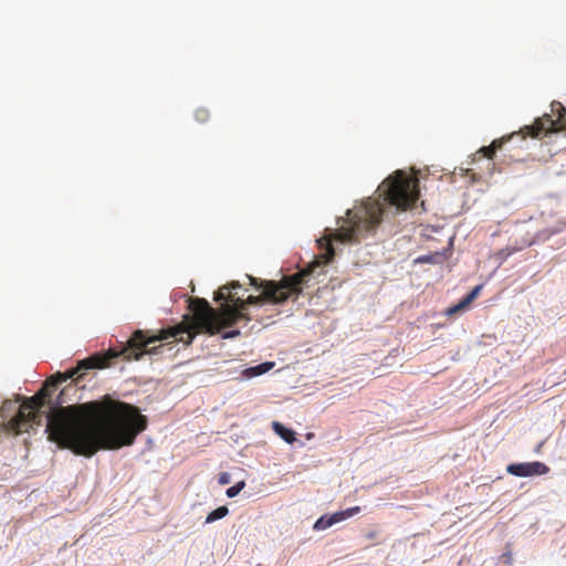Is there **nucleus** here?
Here are the masks:
<instances>
[{
  "instance_id": "obj_17",
  "label": "nucleus",
  "mask_w": 566,
  "mask_h": 566,
  "mask_svg": "<svg viewBox=\"0 0 566 566\" xmlns=\"http://www.w3.org/2000/svg\"><path fill=\"white\" fill-rule=\"evenodd\" d=\"M419 261H421V262H430L431 261V256L420 258Z\"/></svg>"
},
{
  "instance_id": "obj_16",
  "label": "nucleus",
  "mask_w": 566,
  "mask_h": 566,
  "mask_svg": "<svg viewBox=\"0 0 566 566\" xmlns=\"http://www.w3.org/2000/svg\"><path fill=\"white\" fill-rule=\"evenodd\" d=\"M230 482V475L228 473H221L219 476L220 484H228Z\"/></svg>"
},
{
  "instance_id": "obj_7",
  "label": "nucleus",
  "mask_w": 566,
  "mask_h": 566,
  "mask_svg": "<svg viewBox=\"0 0 566 566\" xmlns=\"http://www.w3.org/2000/svg\"><path fill=\"white\" fill-rule=\"evenodd\" d=\"M272 428L285 442L293 443L295 441V432L277 421H273Z\"/></svg>"
},
{
  "instance_id": "obj_9",
  "label": "nucleus",
  "mask_w": 566,
  "mask_h": 566,
  "mask_svg": "<svg viewBox=\"0 0 566 566\" xmlns=\"http://www.w3.org/2000/svg\"><path fill=\"white\" fill-rule=\"evenodd\" d=\"M274 367V363L268 361L258 366L251 367L247 370L248 376H260Z\"/></svg>"
},
{
  "instance_id": "obj_8",
  "label": "nucleus",
  "mask_w": 566,
  "mask_h": 566,
  "mask_svg": "<svg viewBox=\"0 0 566 566\" xmlns=\"http://www.w3.org/2000/svg\"><path fill=\"white\" fill-rule=\"evenodd\" d=\"M505 143V139L504 138H501V139H495L491 143L490 146H484L480 149V153L483 154L484 157L489 158V159H492L493 156L495 155V151L497 149H500L503 144Z\"/></svg>"
},
{
  "instance_id": "obj_3",
  "label": "nucleus",
  "mask_w": 566,
  "mask_h": 566,
  "mask_svg": "<svg viewBox=\"0 0 566 566\" xmlns=\"http://www.w3.org/2000/svg\"><path fill=\"white\" fill-rule=\"evenodd\" d=\"M552 114H544L535 119L533 125L523 128L526 134L533 138L542 134L562 132L566 129V107L557 101L551 104Z\"/></svg>"
},
{
  "instance_id": "obj_4",
  "label": "nucleus",
  "mask_w": 566,
  "mask_h": 566,
  "mask_svg": "<svg viewBox=\"0 0 566 566\" xmlns=\"http://www.w3.org/2000/svg\"><path fill=\"white\" fill-rule=\"evenodd\" d=\"M506 471L515 476H533L543 475L549 471V468L538 461L523 462V463H511L507 465Z\"/></svg>"
},
{
  "instance_id": "obj_14",
  "label": "nucleus",
  "mask_w": 566,
  "mask_h": 566,
  "mask_svg": "<svg viewBox=\"0 0 566 566\" xmlns=\"http://www.w3.org/2000/svg\"><path fill=\"white\" fill-rule=\"evenodd\" d=\"M378 535H379V532L376 528H374V530L367 531L366 534H365V537L368 541H374V539H376L378 537Z\"/></svg>"
},
{
  "instance_id": "obj_15",
  "label": "nucleus",
  "mask_w": 566,
  "mask_h": 566,
  "mask_svg": "<svg viewBox=\"0 0 566 566\" xmlns=\"http://www.w3.org/2000/svg\"><path fill=\"white\" fill-rule=\"evenodd\" d=\"M238 335H240V331L239 329H232L230 332H226L222 335V338H233V337H237Z\"/></svg>"
},
{
  "instance_id": "obj_10",
  "label": "nucleus",
  "mask_w": 566,
  "mask_h": 566,
  "mask_svg": "<svg viewBox=\"0 0 566 566\" xmlns=\"http://www.w3.org/2000/svg\"><path fill=\"white\" fill-rule=\"evenodd\" d=\"M229 513V510L227 506H220L216 510H213L211 513L208 514L206 518V523H212L217 520L223 518Z\"/></svg>"
},
{
  "instance_id": "obj_12",
  "label": "nucleus",
  "mask_w": 566,
  "mask_h": 566,
  "mask_svg": "<svg viewBox=\"0 0 566 566\" xmlns=\"http://www.w3.org/2000/svg\"><path fill=\"white\" fill-rule=\"evenodd\" d=\"M244 488V482L243 481H240L238 482L237 484H234L233 486L229 488L227 490V495L229 497H234L239 494V492Z\"/></svg>"
},
{
  "instance_id": "obj_18",
  "label": "nucleus",
  "mask_w": 566,
  "mask_h": 566,
  "mask_svg": "<svg viewBox=\"0 0 566 566\" xmlns=\"http://www.w3.org/2000/svg\"><path fill=\"white\" fill-rule=\"evenodd\" d=\"M565 374H566V369H565Z\"/></svg>"
},
{
  "instance_id": "obj_2",
  "label": "nucleus",
  "mask_w": 566,
  "mask_h": 566,
  "mask_svg": "<svg viewBox=\"0 0 566 566\" xmlns=\"http://www.w3.org/2000/svg\"><path fill=\"white\" fill-rule=\"evenodd\" d=\"M147 423L137 407L104 396L53 410L46 415L45 431L60 448L91 458L101 449L132 446Z\"/></svg>"
},
{
  "instance_id": "obj_5",
  "label": "nucleus",
  "mask_w": 566,
  "mask_h": 566,
  "mask_svg": "<svg viewBox=\"0 0 566 566\" xmlns=\"http://www.w3.org/2000/svg\"><path fill=\"white\" fill-rule=\"evenodd\" d=\"M359 512H360L359 506H353V507L336 512L331 515H327V514L323 515L315 522L313 528L315 531L326 530L336 523H339L342 521H345V520L358 514Z\"/></svg>"
},
{
  "instance_id": "obj_6",
  "label": "nucleus",
  "mask_w": 566,
  "mask_h": 566,
  "mask_svg": "<svg viewBox=\"0 0 566 566\" xmlns=\"http://www.w3.org/2000/svg\"><path fill=\"white\" fill-rule=\"evenodd\" d=\"M482 285H476L463 300L458 304L447 308L446 314L451 316L455 313L464 311L480 294Z\"/></svg>"
},
{
  "instance_id": "obj_11",
  "label": "nucleus",
  "mask_w": 566,
  "mask_h": 566,
  "mask_svg": "<svg viewBox=\"0 0 566 566\" xmlns=\"http://www.w3.org/2000/svg\"><path fill=\"white\" fill-rule=\"evenodd\" d=\"M210 117V113L206 107H199L195 112V118L198 123H206Z\"/></svg>"
},
{
  "instance_id": "obj_13",
  "label": "nucleus",
  "mask_w": 566,
  "mask_h": 566,
  "mask_svg": "<svg viewBox=\"0 0 566 566\" xmlns=\"http://www.w3.org/2000/svg\"><path fill=\"white\" fill-rule=\"evenodd\" d=\"M241 287V284L240 282L238 281H232L229 285H224L222 286L221 289H224L223 290V293L226 294V296H228L229 294H233L231 292V290H237V289H240Z\"/></svg>"
},
{
  "instance_id": "obj_1",
  "label": "nucleus",
  "mask_w": 566,
  "mask_h": 566,
  "mask_svg": "<svg viewBox=\"0 0 566 566\" xmlns=\"http://www.w3.org/2000/svg\"><path fill=\"white\" fill-rule=\"evenodd\" d=\"M377 197H369L365 201L348 209L346 217L337 220L338 228L327 238V249L322 255L323 262L315 261L307 268L291 274L283 275L281 280H263L247 275L250 285L261 293L256 296L250 295L245 300L235 297L234 294L226 296L224 289L216 293V301H226L231 304H223L219 311L213 310L205 298H190L189 310L191 314L184 316L181 323L161 328L158 333L137 329L133 333L125 347L120 350L109 348L103 354L92 355L77 363L75 368L65 374H57L48 379L43 388L31 397V429L41 426L45 406V399L50 396V389L76 376L78 381L85 370L94 368H106L111 366L114 358L124 356L125 359H139L143 355H158L165 344L150 345L156 342H165L174 338V342H181L190 345L196 335L207 333L216 335L221 329L231 327L240 319L250 321L245 314L248 305L284 304L289 298L296 300L303 291L307 277L321 264L331 262L334 258L332 241L342 243L359 242L367 234L374 232L382 221L385 205L395 207L397 211H407L413 208L419 198V179L409 176L402 170H397L388 176L377 188Z\"/></svg>"
}]
</instances>
